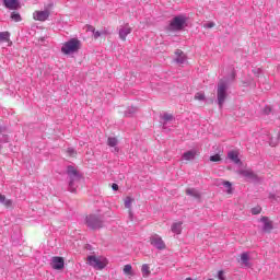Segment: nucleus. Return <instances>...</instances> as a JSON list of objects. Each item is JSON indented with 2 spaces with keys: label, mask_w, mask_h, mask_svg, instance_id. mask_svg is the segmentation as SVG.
<instances>
[{
  "label": "nucleus",
  "mask_w": 280,
  "mask_h": 280,
  "mask_svg": "<svg viewBox=\"0 0 280 280\" xmlns=\"http://www.w3.org/2000/svg\"><path fill=\"white\" fill-rule=\"evenodd\" d=\"M49 14H51L49 12V10H45V11H35L33 13V19L34 21H42L45 22L47 21V19H49Z\"/></svg>",
  "instance_id": "obj_7"
},
{
  "label": "nucleus",
  "mask_w": 280,
  "mask_h": 280,
  "mask_svg": "<svg viewBox=\"0 0 280 280\" xmlns=\"http://www.w3.org/2000/svg\"><path fill=\"white\" fill-rule=\"evenodd\" d=\"M70 187H73V182H70Z\"/></svg>",
  "instance_id": "obj_39"
},
{
  "label": "nucleus",
  "mask_w": 280,
  "mask_h": 280,
  "mask_svg": "<svg viewBox=\"0 0 280 280\" xmlns=\"http://www.w3.org/2000/svg\"><path fill=\"white\" fill-rule=\"evenodd\" d=\"M3 3L8 10H19V8H21L19 0H4Z\"/></svg>",
  "instance_id": "obj_10"
},
{
  "label": "nucleus",
  "mask_w": 280,
  "mask_h": 280,
  "mask_svg": "<svg viewBox=\"0 0 280 280\" xmlns=\"http://www.w3.org/2000/svg\"><path fill=\"white\" fill-rule=\"evenodd\" d=\"M241 261H242L245 266H248V254H247V253L241 254Z\"/></svg>",
  "instance_id": "obj_26"
},
{
  "label": "nucleus",
  "mask_w": 280,
  "mask_h": 280,
  "mask_svg": "<svg viewBox=\"0 0 280 280\" xmlns=\"http://www.w3.org/2000/svg\"><path fill=\"white\" fill-rule=\"evenodd\" d=\"M195 100H198L199 102H205L207 100V96H205V93L203 92H198L196 95H195Z\"/></svg>",
  "instance_id": "obj_23"
},
{
  "label": "nucleus",
  "mask_w": 280,
  "mask_h": 280,
  "mask_svg": "<svg viewBox=\"0 0 280 280\" xmlns=\"http://www.w3.org/2000/svg\"><path fill=\"white\" fill-rule=\"evenodd\" d=\"M132 33V27H130V24H124L119 27L118 34H119V38L122 42H126V36H128V34Z\"/></svg>",
  "instance_id": "obj_6"
},
{
  "label": "nucleus",
  "mask_w": 280,
  "mask_h": 280,
  "mask_svg": "<svg viewBox=\"0 0 280 280\" xmlns=\"http://www.w3.org/2000/svg\"><path fill=\"white\" fill-rule=\"evenodd\" d=\"M203 27H206V30H211V28L215 27V23H213V22L207 23L203 25Z\"/></svg>",
  "instance_id": "obj_31"
},
{
  "label": "nucleus",
  "mask_w": 280,
  "mask_h": 280,
  "mask_svg": "<svg viewBox=\"0 0 280 280\" xmlns=\"http://www.w3.org/2000/svg\"><path fill=\"white\" fill-rule=\"evenodd\" d=\"M5 197H4V195H0V202L3 205L4 202H5Z\"/></svg>",
  "instance_id": "obj_37"
},
{
  "label": "nucleus",
  "mask_w": 280,
  "mask_h": 280,
  "mask_svg": "<svg viewBox=\"0 0 280 280\" xmlns=\"http://www.w3.org/2000/svg\"><path fill=\"white\" fill-rule=\"evenodd\" d=\"M85 224H88V226L93 230L102 229V224H103L102 218H100L95 214H90L85 219Z\"/></svg>",
  "instance_id": "obj_5"
},
{
  "label": "nucleus",
  "mask_w": 280,
  "mask_h": 280,
  "mask_svg": "<svg viewBox=\"0 0 280 280\" xmlns=\"http://www.w3.org/2000/svg\"><path fill=\"white\" fill-rule=\"evenodd\" d=\"M122 272L128 276L132 275V265H125Z\"/></svg>",
  "instance_id": "obj_22"
},
{
  "label": "nucleus",
  "mask_w": 280,
  "mask_h": 280,
  "mask_svg": "<svg viewBox=\"0 0 280 280\" xmlns=\"http://www.w3.org/2000/svg\"><path fill=\"white\" fill-rule=\"evenodd\" d=\"M133 202H135V199H132L130 197H126V199H125V207H126V209H130V207H132Z\"/></svg>",
  "instance_id": "obj_24"
},
{
  "label": "nucleus",
  "mask_w": 280,
  "mask_h": 280,
  "mask_svg": "<svg viewBox=\"0 0 280 280\" xmlns=\"http://www.w3.org/2000/svg\"><path fill=\"white\" fill-rule=\"evenodd\" d=\"M186 194L187 196H192L194 198H200V194L194 188L186 189Z\"/></svg>",
  "instance_id": "obj_19"
},
{
  "label": "nucleus",
  "mask_w": 280,
  "mask_h": 280,
  "mask_svg": "<svg viewBox=\"0 0 280 280\" xmlns=\"http://www.w3.org/2000/svg\"><path fill=\"white\" fill-rule=\"evenodd\" d=\"M184 161H194L196 159V152L195 151H188L183 154Z\"/></svg>",
  "instance_id": "obj_18"
},
{
  "label": "nucleus",
  "mask_w": 280,
  "mask_h": 280,
  "mask_svg": "<svg viewBox=\"0 0 280 280\" xmlns=\"http://www.w3.org/2000/svg\"><path fill=\"white\" fill-rule=\"evenodd\" d=\"M0 132H2V129H1V127H0Z\"/></svg>",
  "instance_id": "obj_40"
},
{
  "label": "nucleus",
  "mask_w": 280,
  "mask_h": 280,
  "mask_svg": "<svg viewBox=\"0 0 280 280\" xmlns=\"http://www.w3.org/2000/svg\"><path fill=\"white\" fill-rule=\"evenodd\" d=\"M261 222H264L262 231H265V233H270V231H272V221L268 220L267 217H262Z\"/></svg>",
  "instance_id": "obj_13"
},
{
  "label": "nucleus",
  "mask_w": 280,
  "mask_h": 280,
  "mask_svg": "<svg viewBox=\"0 0 280 280\" xmlns=\"http://www.w3.org/2000/svg\"><path fill=\"white\" fill-rule=\"evenodd\" d=\"M150 243L152 246L159 248L160 250H163V248H165V242H163V238H161V236L159 235H153L150 238Z\"/></svg>",
  "instance_id": "obj_8"
},
{
  "label": "nucleus",
  "mask_w": 280,
  "mask_h": 280,
  "mask_svg": "<svg viewBox=\"0 0 280 280\" xmlns=\"http://www.w3.org/2000/svg\"><path fill=\"white\" fill-rule=\"evenodd\" d=\"M141 272H142V277H150V275H152V270L150 269V265L148 264H143L141 267Z\"/></svg>",
  "instance_id": "obj_17"
},
{
  "label": "nucleus",
  "mask_w": 280,
  "mask_h": 280,
  "mask_svg": "<svg viewBox=\"0 0 280 280\" xmlns=\"http://www.w3.org/2000/svg\"><path fill=\"white\" fill-rule=\"evenodd\" d=\"M3 205H4V207L10 208V207H12V200L7 199V200H4Z\"/></svg>",
  "instance_id": "obj_34"
},
{
  "label": "nucleus",
  "mask_w": 280,
  "mask_h": 280,
  "mask_svg": "<svg viewBox=\"0 0 280 280\" xmlns=\"http://www.w3.org/2000/svg\"><path fill=\"white\" fill-rule=\"evenodd\" d=\"M175 56H176L175 60L176 62H178V65H183L187 60V56L180 49L175 51Z\"/></svg>",
  "instance_id": "obj_12"
},
{
  "label": "nucleus",
  "mask_w": 280,
  "mask_h": 280,
  "mask_svg": "<svg viewBox=\"0 0 280 280\" xmlns=\"http://www.w3.org/2000/svg\"><path fill=\"white\" fill-rule=\"evenodd\" d=\"M224 187H228V194H231V182H223Z\"/></svg>",
  "instance_id": "obj_33"
},
{
  "label": "nucleus",
  "mask_w": 280,
  "mask_h": 280,
  "mask_svg": "<svg viewBox=\"0 0 280 280\" xmlns=\"http://www.w3.org/2000/svg\"><path fill=\"white\" fill-rule=\"evenodd\" d=\"M89 30L90 32H93L94 38H100V36H102V33H100L98 31H95L93 26H89Z\"/></svg>",
  "instance_id": "obj_28"
},
{
  "label": "nucleus",
  "mask_w": 280,
  "mask_h": 280,
  "mask_svg": "<svg viewBox=\"0 0 280 280\" xmlns=\"http://www.w3.org/2000/svg\"><path fill=\"white\" fill-rule=\"evenodd\" d=\"M266 113H267V115H268V113H270V107L267 108V112H266Z\"/></svg>",
  "instance_id": "obj_38"
},
{
  "label": "nucleus",
  "mask_w": 280,
  "mask_h": 280,
  "mask_svg": "<svg viewBox=\"0 0 280 280\" xmlns=\"http://www.w3.org/2000/svg\"><path fill=\"white\" fill-rule=\"evenodd\" d=\"M228 158L230 159V161H233V163H240V152L237 151H230L228 153Z\"/></svg>",
  "instance_id": "obj_14"
},
{
  "label": "nucleus",
  "mask_w": 280,
  "mask_h": 280,
  "mask_svg": "<svg viewBox=\"0 0 280 280\" xmlns=\"http://www.w3.org/2000/svg\"><path fill=\"white\" fill-rule=\"evenodd\" d=\"M88 264L89 266H92V268H97V270H104V268H106L108 264V260L102 257L89 256Z\"/></svg>",
  "instance_id": "obj_2"
},
{
  "label": "nucleus",
  "mask_w": 280,
  "mask_h": 280,
  "mask_svg": "<svg viewBox=\"0 0 280 280\" xmlns=\"http://www.w3.org/2000/svg\"><path fill=\"white\" fill-rule=\"evenodd\" d=\"M0 150H1V145H0Z\"/></svg>",
  "instance_id": "obj_42"
},
{
  "label": "nucleus",
  "mask_w": 280,
  "mask_h": 280,
  "mask_svg": "<svg viewBox=\"0 0 280 280\" xmlns=\"http://www.w3.org/2000/svg\"><path fill=\"white\" fill-rule=\"evenodd\" d=\"M259 213H261V207H255V208H252V214L253 215H259Z\"/></svg>",
  "instance_id": "obj_29"
},
{
  "label": "nucleus",
  "mask_w": 280,
  "mask_h": 280,
  "mask_svg": "<svg viewBox=\"0 0 280 280\" xmlns=\"http://www.w3.org/2000/svg\"><path fill=\"white\" fill-rule=\"evenodd\" d=\"M51 267L54 270H62V268H65V258L60 256L52 257Z\"/></svg>",
  "instance_id": "obj_9"
},
{
  "label": "nucleus",
  "mask_w": 280,
  "mask_h": 280,
  "mask_svg": "<svg viewBox=\"0 0 280 280\" xmlns=\"http://www.w3.org/2000/svg\"><path fill=\"white\" fill-rule=\"evenodd\" d=\"M117 143H119V140H117V138H108L107 139V144L109 145V148H115V145H117Z\"/></svg>",
  "instance_id": "obj_20"
},
{
  "label": "nucleus",
  "mask_w": 280,
  "mask_h": 280,
  "mask_svg": "<svg viewBox=\"0 0 280 280\" xmlns=\"http://www.w3.org/2000/svg\"><path fill=\"white\" fill-rule=\"evenodd\" d=\"M240 176H244V178H248L249 180H257V175L253 172V170H242L238 171Z\"/></svg>",
  "instance_id": "obj_11"
},
{
  "label": "nucleus",
  "mask_w": 280,
  "mask_h": 280,
  "mask_svg": "<svg viewBox=\"0 0 280 280\" xmlns=\"http://www.w3.org/2000/svg\"><path fill=\"white\" fill-rule=\"evenodd\" d=\"M217 97L218 104L220 108H222V106H224V102H226V82H224V80H221L218 84Z\"/></svg>",
  "instance_id": "obj_3"
},
{
  "label": "nucleus",
  "mask_w": 280,
  "mask_h": 280,
  "mask_svg": "<svg viewBox=\"0 0 280 280\" xmlns=\"http://www.w3.org/2000/svg\"><path fill=\"white\" fill-rule=\"evenodd\" d=\"M68 174L69 176H78V170L73 166H68Z\"/></svg>",
  "instance_id": "obj_25"
},
{
  "label": "nucleus",
  "mask_w": 280,
  "mask_h": 280,
  "mask_svg": "<svg viewBox=\"0 0 280 280\" xmlns=\"http://www.w3.org/2000/svg\"><path fill=\"white\" fill-rule=\"evenodd\" d=\"M0 43H10L12 45V42L10 40V32H1L0 33Z\"/></svg>",
  "instance_id": "obj_15"
},
{
  "label": "nucleus",
  "mask_w": 280,
  "mask_h": 280,
  "mask_svg": "<svg viewBox=\"0 0 280 280\" xmlns=\"http://www.w3.org/2000/svg\"><path fill=\"white\" fill-rule=\"evenodd\" d=\"M208 280H213V279H208Z\"/></svg>",
  "instance_id": "obj_41"
},
{
  "label": "nucleus",
  "mask_w": 280,
  "mask_h": 280,
  "mask_svg": "<svg viewBox=\"0 0 280 280\" xmlns=\"http://www.w3.org/2000/svg\"><path fill=\"white\" fill-rule=\"evenodd\" d=\"M112 189H114V191H117L119 189V185L113 184L112 185Z\"/></svg>",
  "instance_id": "obj_36"
},
{
  "label": "nucleus",
  "mask_w": 280,
  "mask_h": 280,
  "mask_svg": "<svg viewBox=\"0 0 280 280\" xmlns=\"http://www.w3.org/2000/svg\"><path fill=\"white\" fill-rule=\"evenodd\" d=\"M162 119H164V121H172V119H174V116L172 114H164L162 116Z\"/></svg>",
  "instance_id": "obj_30"
},
{
  "label": "nucleus",
  "mask_w": 280,
  "mask_h": 280,
  "mask_svg": "<svg viewBox=\"0 0 280 280\" xmlns=\"http://www.w3.org/2000/svg\"><path fill=\"white\" fill-rule=\"evenodd\" d=\"M173 233H176V235H180L183 233V222H177L172 225Z\"/></svg>",
  "instance_id": "obj_16"
},
{
  "label": "nucleus",
  "mask_w": 280,
  "mask_h": 280,
  "mask_svg": "<svg viewBox=\"0 0 280 280\" xmlns=\"http://www.w3.org/2000/svg\"><path fill=\"white\" fill-rule=\"evenodd\" d=\"M80 49V40L77 38H71L69 42H66L61 47L62 54L69 56V54H75Z\"/></svg>",
  "instance_id": "obj_1"
},
{
  "label": "nucleus",
  "mask_w": 280,
  "mask_h": 280,
  "mask_svg": "<svg viewBox=\"0 0 280 280\" xmlns=\"http://www.w3.org/2000/svg\"><path fill=\"white\" fill-rule=\"evenodd\" d=\"M185 23H187V19H185V16H175L170 24V30L172 32H180V30L185 27Z\"/></svg>",
  "instance_id": "obj_4"
},
{
  "label": "nucleus",
  "mask_w": 280,
  "mask_h": 280,
  "mask_svg": "<svg viewBox=\"0 0 280 280\" xmlns=\"http://www.w3.org/2000/svg\"><path fill=\"white\" fill-rule=\"evenodd\" d=\"M218 277H219L220 280H225V278H224V271H222V270L219 271V272H218Z\"/></svg>",
  "instance_id": "obj_35"
},
{
  "label": "nucleus",
  "mask_w": 280,
  "mask_h": 280,
  "mask_svg": "<svg viewBox=\"0 0 280 280\" xmlns=\"http://www.w3.org/2000/svg\"><path fill=\"white\" fill-rule=\"evenodd\" d=\"M67 154H68L69 156H72V158H73V156H75L77 153H75V150H73V149H68V150H67Z\"/></svg>",
  "instance_id": "obj_32"
},
{
  "label": "nucleus",
  "mask_w": 280,
  "mask_h": 280,
  "mask_svg": "<svg viewBox=\"0 0 280 280\" xmlns=\"http://www.w3.org/2000/svg\"><path fill=\"white\" fill-rule=\"evenodd\" d=\"M11 19H12V21H15V23H19L21 21V14L13 12L11 14Z\"/></svg>",
  "instance_id": "obj_27"
},
{
  "label": "nucleus",
  "mask_w": 280,
  "mask_h": 280,
  "mask_svg": "<svg viewBox=\"0 0 280 280\" xmlns=\"http://www.w3.org/2000/svg\"><path fill=\"white\" fill-rule=\"evenodd\" d=\"M210 161L212 163H220V161H222V155L220 153H217V154L210 156Z\"/></svg>",
  "instance_id": "obj_21"
}]
</instances>
